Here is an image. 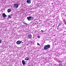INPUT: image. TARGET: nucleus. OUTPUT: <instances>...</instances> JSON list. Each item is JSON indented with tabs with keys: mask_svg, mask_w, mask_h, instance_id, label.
<instances>
[{
	"mask_svg": "<svg viewBox=\"0 0 66 66\" xmlns=\"http://www.w3.org/2000/svg\"><path fill=\"white\" fill-rule=\"evenodd\" d=\"M50 48V45H49L44 46V50H48L49 48Z\"/></svg>",
	"mask_w": 66,
	"mask_h": 66,
	"instance_id": "1",
	"label": "nucleus"
},
{
	"mask_svg": "<svg viewBox=\"0 0 66 66\" xmlns=\"http://www.w3.org/2000/svg\"><path fill=\"white\" fill-rule=\"evenodd\" d=\"M19 6V5L18 4H15L14 5V7L15 9H17Z\"/></svg>",
	"mask_w": 66,
	"mask_h": 66,
	"instance_id": "2",
	"label": "nucleus"
},
{
	"mask_svg": "<svg viewBox=\"0 0 66 66\" xmlns=\"http://www.w3.org/2000/svg\"><path fill=\"white\" fill-rule=\"evenodd\" d=\"M27 20L28 21H30L31 20V16H28L27 17Z\"/></svg>",
	"mask_w": 66,
	"mask_h": 66,
	"instance_id": "3",
	"label": "nucleus"
},
{
	"mask_svg": "<svg viewBox=\"0 0 66 66\" xmlns=\"http://www.w3.org/2000/svg\"><path fill=\"white\" fill-rule=\"evenodd\" d=\"M21 43V42L20 40L16 42V44H17L18 45H20Z\"/></svg>",
	"mask_w": 66,
	"mask_h": 66,
	"instance_id": "4",
	"label": "nucleus"
},
{
	"mask_svg": "<svg viewBox=\"0 0 66 66\" xmlns=\"http://www.w3.org/2000/svg\"><path fill=\"white\" fill-rule=\"evenodd\" d=\"M26 2L28 4H30L31 3V1L30 0H27Z\"/></svg>",
	"mask_w": 66,
	"mask_h": 66,
	"instance_id": "5",
	"label": "nucleus"
},
{
	"mask_svg": "<svg viewBox=\"0 0 66 66\" xmlns=\"http://www.w3.org/2000/svg\"><path fill=\"white\" fill-rule=\"evenodd\" d=\"M2 16L3 17H7V16L5 15V13H4L2 14Z\"/></svg>",
	"mask_w": 66,
	"mask_h": 66,
	"instance_id": "6",
	"label": "nucleus"
},
{
	"mask_svg": "<svg viewBox=\"0 0 66 66\" xmlns=\"http://www.w3.org/2000/svg\"><path fill=\"white\" fill-rule=\"evenodd\" d=\"M28 36L29 38L31 39L32 38V35L31 34H29V35Z\"/></svg>",
	"mask_w": 66,
	"mask_h": 66,
	"instance_id": "7",
	"label": "nucleus"
},
{
	"mask_svg": "<svg viewBox=\"0 0 66 66\" xmlns=\"http://www.w3.org/2000/svg\"><path fill=\"white\" fill-rule=\"evenodd\" d=\"M22 64H23V65H24L25 64V61H24V60H22Z\"/></svg>",
	"mask_w": 66,
	"mask_h": 66,
	"instance_id": "8",
	"label": "nucleus"
},
{
	"mask_svg": "<svg viewBox=\"0 0 66 66\" xmlns=\"http://www.w3.org/2000/svg\"><path fill=\"white\" fill-rule=\"evenodd\" d=\"M25 60L26 61H28L29 60V58L28 57H27L25 59Z\"/></svg>",
	"mask_w": 66,
	"mask_h": 66,
	"instance_id": "9",
	"label": "nucleus"
},
{
	"mask_svg": "<svg viewBox=\"0 0 66 66\" xmlns=\"http://www.w3.org/2000/svg\"><path fill=\"white\" fill-rule=\"evenodd\" d=\"M11 10L10 9H8L7 10V12L8 13H10L11 12Z\"/></svg>",
	"mask_w": 66,
	"mask_h": 66,
	"instance_id": "10",
	"label": "nucleus"
},
{
	"mask_svg": "<svg viewBox=\"0 0 66 66\" xmlns=\"http://www.w3.org/2000/svg\"><path fill=\"white\" fill-rule=\"evenodd\" d=\"M59 64H62V61H59Z\"/></svg>",
	"mask_w": 66,
	"mask_h": 66,
	"instance_id": "11",
	"label": "nucleus"
},
{
	"mask_svg": "<svg viewBox=\"0 0 66 66\" xmlns=\"http://www.w3.org/2000/svg\"><path fill=\"white\" fill-rule=\"evenodd\" d=\"M59 66H63V65L61 64H59Z\"/></svg>",
	"mask_w": 66,
	"mask_h": 66,
	"instance_id": "12",
	"label": "nucleus"
},
{
	"mask_svg": "<svg viewBox=\"0 0 66 66\" xmlns=\"http://www.w3.org/2000/svg\"><path fill=\"white\" fill-rule=\"evenodd\" d=\"M40 36H38V38H40Z\"/></svg>",
	"mask_w": 66,
	"mask_h": 66,
	"instance_id": "13",
	"label": "nucleus"
},
{
	"mask_svg": "<svg viewBox=\"0 0 66 66\" xmlns=\"http://www.w3.org/2000/svg\"><path fill=\"white\" fill-rule=\"evenodd\" d=\"M8 18H11V16L9 15Z\"/></svg>",
	"mask_w": 66,
	"mask_h": 66,
	"instance_id": "14",
	"label": "nucleus"
},
{
	"mask_svg": "<svg viewBox=\"0 0 66 66\" xmlns=\"http://www.w3.org/2000/svg\"><path fill=\"white\" fill-rule=\"evenodd\" d=\"M61 23H60L58 25V26H60V25H61Z\"/></svg>",
	"mask_w": 66,
	"mask_h": 66,
	"instance_id": "15",
	"label": "nucleus"
},
{
	"mask_svg": "<svg viewBox=\"0 0 66 66\" xmlns=\"http://www.w3.org/2000/svg\"><path fill=\"white\" fill-rule=\"evenodd\" d=\"M37 45H39V46H40V44H39L38 43H37Z\"/></svg>",
	"mask_w": 66,
	"mask_h": 66,
	"instance_id": "16",
	"label": "nucleus"
},
{
	"mask_svg": "<svg viewBox=\"0 0 66 66\" xmlns=\"http://www.w3.org/2000/svg\"><path fill=\"white\" fill-rule=\"evenodd\" d=\"M1 40H0V44H1Z\"/></svg>",
	"mask_w": 66,
	"mask_h": 66,
	"instance_id": "17",
	"label": "nucleus"
},
{
	"mask_svg": "<svg viewBox=\"0 0 66 66\" xmlns=\"http://www.w3.org/2000/svg\"><path fill=\"white\" fill-rule=\"evenodd\" d=\"M65 25H66V22H65Z\"/></svg>",
	"mask_w": 66,
	"mask_h": 66,
	"instance_id": "18",
	"label": "nucleus"
},
{
	"mask_svg": "<svg viewBox=\"0 0 66 66\" xmlns=\"http://www.w3.org/2000/svg\"><path fill=\"white\" fill-rule=\"evenodd\" d=\"M41 31H43V30H41Z\"/></svg>",
	"mask_w": 66,
	"mask_h": 66,
	"instance_id": "19",
	"label": "nucleus"
},
{
	"mask_svg": "<svg viewBox=\"0 0 66 66\" xmlns=\"http://www.w3.org/2000/svg\"><path fill=\"white\" fill-rule=\"evenodd\" d=\"M25 24H26L27 23H25Z\"/></svg>",
	"mask_w": 66,
	"mask_h": 66,
	"instance_id": "20",
	"label": "nucleus"
},
{
	"mask_svg": "<svg viewBox=\"0 0 66 66\" xmlns=\"http://www.w3.org/2000/svg\"><path fill=\"white\" fill-rule=\"evenodd\" d=\"M56 43H55V45H56Z\"/></svg>",
	"mask_w": 66,
	"mask_h": 66,
	"instance_id": "21",
	"label": "nucleus"
},
{
	"mask_svg": "<svg viewBox=\"0 0 66 66\" xmlns=\"http://www.w3.org/2000/svg\"><path fill=\"white\" fill-rule=\"evenodd\" d=\"M64 32H65V31H64Z\"/></svg>",
	"mask_w": 66,
	"mask_h": 66,
	"instance_id": "22",
	"label": "nucleus"
}]
</instances>
